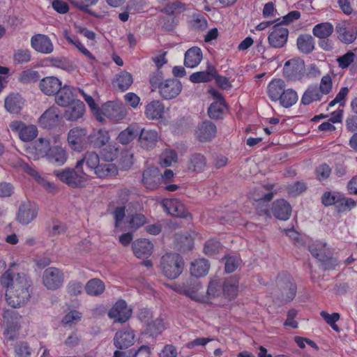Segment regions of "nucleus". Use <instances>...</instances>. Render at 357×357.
<instances>
[{"mask_svg":"<svg viewBox=\"0 0 357 357\" xmlns=\"http://www.w3.org/2000/svg\"><path fill=\"white\" fill-rule=\"evenodd\" d=\"M110 153L105 155L108 160H100L99 155L93 151H88L82 160L76 163L77 169H82L84 164L99 178H111L118 173L116 166L109 160H114L118 155V148L109 146Z\"/></svg>","mask_w":357,"mask_h":357,"instance_id":"obj_1","label":"nucleus"},{"mask_svg":"<svg viewBox=\"0 0 357 357\" xmlns=\"http://www.w3.org/2000/svg\"><path fill=\"white\" fill-rule=\"evenodd\" d=\"M30 287L31 282L24 274H17L10 287L6 290L8 304L13 307L24 305L30 298Z\"/></svg>","mask_w":357,"mask_h":357,"instance_id":"obj_2","label":"nucleus"},{"mask_svg":"<svg viewBox=\"0 0 357 357\" xmlns=\"http://www.w3.org/2000/svg\"><path fill=\"white\" fill-rule=\"evenodd\" d=\"M150 83L153 88H158L160 95L166 100L176 98L182 90V84L176 78L162 79L160 73H154L150 77Z\"/></svg>","mask_w":357,"mask_h":357,"instance_id":"obj_3","label":"nucleus"},{"mask_svg":"<svg viewBox=\"0 0 357 357\" xmlns=\"http://www.w3.org/2000/svg\"><path fill=\"white\" fill-rule=\"evenodd\" d=\"M184 261L177 253H166L161 257L160 268L162 274L167 278L174 280L183 272Z\"/></svg>","mask_w":357,"mask_h":357,"instance_id":"obj_4","label":"nucleus"},{"mask_svg":"<svg viewBox=\"0 0 357 357\" xmlns=\"http://www.w3.org/2000/svg\"><path fill=\"white\" fill-rule=\"evenodd\" d=\"M54 174L63 183L71 188H79L86 182V174L82 169L66 168L54 172Z\"/></svg>","mask_w":357,"mask_h":357,"instance_id":"obj_5","label":"nucleus"},{"mask_svg":"<svg viewBox=\"0 0 357 357\" xmlns=\"http://www.w3.org/2000/svg\"><path fill=\"white\" fill-rule=\"evenodd\" d=\"M127 112L125 107L121 102L109 101L104 104L96 113L97 119L102 121L103 117H107L112 121H119L126 116Z\"/></svg>","mask_w":357,"mask_h":357,"instance_id":"obj_6","label":"nucleus"},{"mask_svg":"<svg viewBox=\"0 0 357 357\" xmlns=\"http://www.w3.org/2000/svg\"><path fill=\"white\" fill-rule=\"evenodd\" d=\"M305 63L301 59L287 61L283 68L285 77L290 81L301 80L305 77Z\"/></svg>","mask_w":357,"mask_h":357,"instance_id":"obj_7","label":"nucleus"},{"mask_svg":"<svg viewBox=\"0 0 357 357\" xmlns=\"http://www.w3.org/2000/svg\"><path fill=\"white\" fill-rule=\"evenodd\" d=\"M67 141L71 149L82 151L88 142L86 130L81 127L70 129L68 133Z\"/></svg>","mask_w":357,"mask_h":357,"instance_id":"obj_8","label":"nucleus"},{"mask_svg":"<svg viewBox=\"0 0 357 357\" xmlns=\"http://www.w3.org/2000/svg\"><path fill=\"white\" fill-rule=\"evenodd\" d=\"M13 132L18 134V137L24 142H29L35 139L38 133V128L33 124H26L20 121H13L10 123Z\"/></svg>","mask_w":357,"mask_h":357,"instance_id":"obj_9","label":"nucleus"},{"mask_svg":"<svg viewBox=\"0 0 357 357\" xmlns=\"http://www.w3.org/2000/svg\"><path fill=\"white\" fill-rule=\"evenodd\" d=\"M308 247L312 256L322 263L324 270H331L335 268L337 264L336 260L326 255V243L316 241L310 244Z\"/></svg>","mask_w":357,"mask_h":357,"instance_id":"obj_10","label":"nucleus"},{"mask_svg":"<svg viewBox=\"0 0 357 357\" xmlns=\"http://www.w3.org/2000/svg\"><path fill=\"white\" fill-rule=\"evenodd\" d=\"M43 284L50 290H56L63 283V273L54 267L46 268L43 274Z\"/></svg>","mask_w":357,"mask_h":357,"instance_id":"obj_11","label":"nucleus"},{"mask_svg":"<svg viewBox=\"0 0 357 357\" xmlns=\"http://www.w3.org/2000/svg\"><path fill=\"white\" fill-rule=\"evenodd\" d=\"M131 314L132 310L123 300L118 301L108 312L109 318L118 323H125L130 319Z\"/></svg>","mask_w":357,"mask_h":357,"instance_id":"obj_12","label":"nucleus"},{"mask_svg":"<svg viewBox=\"0 0 357 357\" xmlns=\"http://www.w3.org/2000/svg\"><path fill=\"white\" fill-rule=\"evenodd\" d=\"M51 147L49 139L40 137L31 146L27 149L26 152L29 155V158L36 160L41 158L47 157Z\"/></svg>","mask_w":357,"mask_h":357,"instance_id":"obj_13","label":"nucleus"},{"mask_svg":"<svg viewBox=\"0 0 357 357\" xmlns=\"http://www.w3.org/2000/svg\"><path fill=\"white\" fill-rule=\"evenodd\" d=\"M37 215L36 205L30 202H26L19 207L17 220L22 225H28L36 218Z\"/></svg>","mask_w":357,"mask_h":357,"instance_id":"obj_14","label":"nucleus"},{"mask_svg":"<svg viewBox=\"0 0 357 357\" xmlns=\"http://www.w3.org/2000/svg\"><path fill=\"white\" fill-rule=\"evenodd\" d=\"M78 88L65 85L58 91L55 96L56 103L61 107H67L75 102L77 96Z\"/></svg>","mask_w":357,"mask_h":357,"instance_id":"obj_15","label":"nucleus"},{"mask_svg":"<svg viewBox=\"0 0 357 357\" xmlns=\"http://www.w3.org/2000/svg\"><path fill=\"white\" fill-rule=\"evenodd\" d=\"M31 47L36 52L49 54L54 50V45L50 38L44 34H36L31 38Z\"/></svg>","mask_w":357,"mask_h":357,"instance_id":"obj_16","label":"nucleus"},{"mask_svg":"<svg viewBox=\"0 0 357 357\" xmlns=\"http://www.w3.org/2000/svg\"><path fill=\"white\" fill-rule=\"evenodd\" d=\"M135 334L130 328L117 331L114 337V344L119 349H127L135 343Z\"/></svg>","mask_w":357,"mask_h":357,"instance_id":"obj_17","label":"nucleus"},{"mask_svg":"<svg viewBox=\"0 0 357 357\" xmlns=\"http://www.w3.org/2000/svg\"><path fill=\"white\" fill-rule=\"evenodd\" d=\"M289 31L278 24L273 26L268 37V43L274 48L282 47L287 43Z\"/></svg>","mask_w":357,"mask_h":357,"instance_id":"obj_18","label":"nucleus"},{"mask_svg":"<svg viewBox=\"0 0 357 357\" xmlns=\"http://www.w3.org/2000/svg\"><path fill=\"white\" fill-rule=\"evenodd\" d=\"M207 166V160L201 153H193L188 157L186 167L189 172L199 174L203 172Z\"/></svg>","mask_w":357,"mask_h":357,"instance_id":"obj_19","label":"nucleus"},{"mask_svg":"<svg viewBox=\"0 0 357 357\" xmlns=\"http://www.w3.org/2000/svg\"><path fill=\"white\" fill-rule=\"evenodd\" d=\"M162 205L168 213L183 218L190 217L185 205L178 199H170L163 201Z\"/></svg>","mask_w":357,"mask_h":357,"instance_id":"obj_20","label":"nucleus"},{"mask_svg":"<svg viewBox=\"0 0 357 357\" xmlns=\"http://www.w3.org/2000/svg\"><path fill=\"white\" fill-rule=\"evenodd\" d=\"M216 132L215 125L211 121H206L198 125L195 130V136L198 141L206 142L215 137Z\"/></svg>","mask_w":357,"mask_h":357,"instance_id":"obj_21","label":"nucleus"},{"mask_svg":"<svg viewBox=\"0 0 357 357\" xmlns=\"http://www.w3.org/2000/svg\"><path fill=\"white\" fill-rule=\"evenodd\" d=\"M202 288L201 282L197 280L192 279L190 283L183 284L182 287L178 290L180 294H183L192 300L197 301H203L204 299V296L199 292Z\"/></svg>","mask_w":357,"mask_h":357,"instance_id":"obj_22","label":"nucleus"},{"mask_svg":"<svg viewBox=\"0 0 357 357\" xmlns=\"http://www.w3.org/2000/svg\"><path fill=\"white\" fill-rule=\"evenodd\" d=\"M161 174L157 167H150L146 169L142 175V183L149 190H155L160 184Z\"/></svg>","mask_w":357,"mask_h":357,"instance_id":"obj_23","label":"nucleus"},{"mask_svg":"<svg viewBox=\"0 0 357 357\" xmlns=\"http://www.w3.org/2000/svg\"><path fill=\"white\" fill-rule=\"evenodd\" d=\"M337 38L346 44L353 43L357 36V29L351 26H347L345 22L338 23L335 26Z\"/></svg>","mask_w":357,"mask_h":357,"instance_id":"obj_24","label":"nucleus"},{"mask_svg":"<svg viewBox=\"0 0 357 357\" xmlns=\"http://www.w3.org/2000/svg\"><path fill=\"white\" fill-rule=\"evenodd\" d=\"M61 82L56 77L50 76L43 78L39 83L40 91L47 96L56 94L61 89Z\"/></svg>","mask_w":357,"mask_h":357,"instance_id":"obj_25","label":"nucleus"},{"mask_svg":"<svg viewBox=\"0 0 357 357\" xmlns=\"http://www.w3.org/2000/svg\"><path fill=\"white\" fill-rule=\"evenodd\" d=\"M59 121L58 109L51 107L47 109L39 118V124L44 128H51L56 126Z\"/></svg>","mask_w":357,"mask_h":357,"instance_id":"obj_26","label":"nucleus"},{"mask_svg":"<svg viewBox=\"0 0 357 357\" xmlns=\"http://www.w3.org/2000/svg\"><path fill=\"white\" fill-rule=\"evenodd\" d=\"M272 211L277 219L287 220L290 217L291 207L284 199H278L273 204Z\"/></svg>","mask_w":357,"mask_h":357,"instance_id":"obj_27","label":"nucleus"},{"mask_svg":"<svg viewBox=\"0 0 357 357\" xmlns=\"http://www.w3.org/2000/svg\"><path fill=\"white\" fill-rule=\"evenodd\" d=\"M153 248L152 243L145 238L137 240L132 243V250L137 258H147L151 255Z\"/></svg>","mask_w":357,"mask_h":357,"instance_id":"obj_28","label":"nucleus"},{"mask_svg":"<svg viewBox=\"0 0 357 357\" xmlns=\"http://www.w3.org/2000/svg\"><path fill=\"white\" fill-rule=\"evenodd\" d=\"M158 134L155 130L142 129L139 136V143L144 149L153 148L158 140Z\"/></svg>","mask_w":357,"mask_h":357,"instance_id":"obj_29","label":"nucleus"},{"mask_svg":"<svg viewBox=\"0 0 357 357\" xmlns=\"http://www.w3.org/2000/svg\"><path fill=\"white\" fill-rule=\"evenodd\" d=\"M24 99L18 93H11L5 99L4 107L10 114H19L24 106Z\"/></svg>","mask_w":357,"mask_h":357,"instance_id":"obj_30","label":"nucleus"},{"mask_svg":"<svg viewBox=\"0 0 357 357\" xmlns=\"http://www.w3.org/2000/svg\"><path fill=\"white\" fill-rule=\"evenodd\" d=\"M68 106L69 107L64 112V117L67 121H76L83 116L85 106L82 101L77 100Z\"/></svg>","mask_w":357,"mask_h":357,"instance_id":"obj_31","label":"nucleus"},{"mask_svg":"<svg viewBox=\"0 0 357 357\" xmlns=\"http://www.w3.org/2000/svg\"><path fill=\"white\" fill-rule=\"evenodd\" d=\"M285 83L281 79H275L269 82L267 87V93L272 101H278L285 90Z\"/></svg>","mask_w":357,"mask_h":357,"instance_id":"obj_32","label":"nucleus"},{"mask_svg":"<svg viewBox=\"0 0 357 357\" xmlns=\"http://www.w3.org/2000/svg\"><path fill=\"white\" fill-rule=\"evenodd\" d=\"M109 140L108 131L104 129L94 130L88 136V142L94 148H101L107 144Z\"/></svg>","mask_w":357,"mask_h":357,"instance_id":"obj_33","label":"nucleus"},{"mask_svg":"<svg viewBox=\"0 0 357 357\" xmlns=\"http://www.w3.org/2000/svg\"><path fill=\"white\" fill-rule=\"evenodd\" d=\"M210 268L208 261L204 259H198L190 264V272L192 276L198 278L207 275Z\"/></svg>","mask_w":357,"mask_h":357,"instance_id":"obj_34","label":"nucleus"},{"mask_svg":"<svg viewBox=\"0 0 357 357\" xmlns=\"http://www.w3.org/2000/svg\"><path fill=\"white\" fill-rule=\"evenodd\" d=\"M202 59V52L200 48L193 47L185 54L184 64L187 68H193L197 66Z\"/></svg>","mask_w":357,"mask_h":357,"instance_id":"obj_35","label":"nucleus"},{"mask_svg":"<svg viewBox=\"0 0 357 357\" xmlns=\"http://www.w3.org/2000/svg\"><path fill=\"white\" fill-rule=\"evenodd\" d=\"M47 158L57 165H63L68 159V153L65 149L56 145L51 147Z\"/></svg>","mask_w":357,"mask_h":357,"instance_id":"obj_36","label":"nucleus"},{"mask_svg":"<svg viewBox=\"0 0 357 357\" xmlns=\"http://www.w3.org/2000/svg\"><path fill=\"white\" fill-rule=\"evenodd\" d=\"M238 278L231 276L227 278L222 286V292L224 295L229 299L234 298L238 291Z\"/></svg>","mask_w":357,"mask_h":357,"instance_id":"obj_37","label":"nucleus"},{"mask_svg":"<svg viewBox=\"0 0 357 357\" xmlns=\"http://www.w3.org/2000/svg\"><path fill=\"white\" fill-rule=\"evenodd\" d=\"M132 82L133 79L132 75L128 72L121 71L116 75L113 81V85L121 91H125L129 89Z\"/></svg>","mask_w":357,"mask_h":357,"instance_id":"obj_38","label":"nucleus"},{"mask_svg":"<svg viewBox=\"0 0 357 357\" xmlns=\"http://www.w3.org/2000/svg\"><path fill=\"white\" fill-rule=\"evenodd\" d=\"M164 114V106L159 100L149 102L145 109V114L149 119H159Z\"/></svg>","mask_w":357,"mask_h":357,"instance_id":"obj_39","label":"nucleus"},{"mask_svg":"<svg viewBox=\"0 0 357 357\" xmlns=\"http://www.w3.org/2000/svg\"><path fill=\"white\" fill-rule=\"evenodd\" d=\"M322 97L317 86L311 85L307 87L303 94L301 102L303 105H309L314 101L321 100Z\"/></svg>","mask_w":357,"mask_h":357,"instance_id":"obj_40","label":"nucleus"},{"mask_svg":"<svg viewBox=\"0 0 357 357\" xmlns=\"http://www.w3.org/2000/svg\"><path fill=\"white\" fill-rule=\"evenodd\" d=\"M297 46L302 53L310 54L314 49V38L309 34L301 35L297 38Z\"/></svg>","mask_w":357,"mask_h":357,"instance_id":"obj_41","label":"nucleus"},{"mask_svg":"<svg viewBox=\"0 0 357 357\" xmlns=\"http://www.w3.org/2000/svg\"><path fill=\"white\" fill-rule=\"evenodd\" d=\"M150 354V347L142 345L137 350L130 349L126 351L116 350L114 351L113 357H144Z\"/></svg>","mask_w":357,"mask_h":357,"instance_id":"obj_42","label":"nucleus"},{"mask_svg":"<svg viewBox=\"0 0 357 357\" xmlns=\"http://www.w3.org/2000/svg\"><path fill=\"white\" fill-rule=\"evenodd\" d=\"M105 289L104 282L98 278H93L87 282L85 290L88 295L97 296L102 294Z\"/></svg>","mask_w":357,"mask_h":357,"instance_id":"obj_43","label":"nucleus"},{"mask_svg":"<svg viewBox=\"0 0 357 357\" xmlns=\"http://www.w3.org/2000/svg\"><path fill=\"white\" fill-rule=\"evenodd\" d=\"M298 99L296 91L292 89H287L284 91L278 100L283 107L289 108L296 103Z\"/></svg>","mask_w":357,"mask_h":357,"instance_id":"obj_44","label":"nucleus"},{"mask_svg":"<svg viewBox=\"0 0 357 357\" xmlns=\"http://www.w3.org/2000/svg\"><path fill=\"white\" fill-rule=\"evenodd\" d=\"M334 28L330 22H322L315 25L312 29L314 36L320 39H325L329 37L333 32Z\"/></svg>","mask_w":357,"mask_h":357,"instance_id":"obj_45","label":"nucleus"},{"mask_svg":"<svg viewBox=\"0 0 357 357\" xmlns=\"http://www.w3.org/2000/svg\"><path fill=\"white\" fill-rule=\"evenodd\" d=\"M98 1L99 0H80L72 1L71 3L79 10L86 13L95 17L102 19L104 17L103 15H98L89 8L90 6L96 5Z\"/></svg>","mask_w":357,"mask_h":357,"instance_id":"obj_46","label":"nucleus"},{"mask_svg":"<svg viewBox=\"0 0 357 357\" xmlns=\"http://www.w3.org/2000/svg\"><path fill=\"white\" fill-rule=\"evenodd\" d=\"M50 63L52 66L61 68L68 72H72L75 70V66L68 59L64 57H53L50 59Z\"/></svg>","mask_w":357,"mask_h":357,"instance_id":"obj_47","label":"nucleus"},{"mask_svg":"<svg viewBox=\"0 0 357 357\" xmlns=\"http://www.w3.org/2000/svg\"><path fill=\"white\" fill-rule=\"evenodd\" d=\"M40 79V75L38 71L31 69L23 70L18 77V81L24 84L35 83Z\"/></svg>","mask_w":357,"mask_h":357,"instance_id":"obj_48","label":"nucleus"},{"mask_svg":"<svg viewBox=\"0 0 357 357\" xmlns=\"http://www.w3.org/2000/svg\"><path fill=\"white\" fill-rule=\"evenodd\" d=\"M138 135V130L133 126H129L126 130L121 131L118 140L122 144H128L131 142Z\"/></svg>","mask_w":357,"mask_h":357,"instance_id":"obj_49","label":"nucleus"},{"mask_svg":"<svg viewBox=\"0 0 357 357\" xmlns=\"http://www.w3.org/2000/svg\"><path fill=\"white\" fill-rule=\"evenodd\" d=\"M226 107L225 102L215 101L208 109V115L213 119H220Z\"/></svg>","mask_w":357,"mask_h":357,"instance_id":"obj_50","label":"nucleus"},{"mask_svg":"<svg viewBox=\"0 0 357 357\" xmlns=\"http://www.w3.org/2000/svg\"><path fill=\"white\" fill-rule=\"evenodd\" d=\"M146 326V331L151 336L155 337L160 334L164 330L162 320L160 318L152 319Z\"/></svg>","mask_w":357,"mask_h":357,"instance_id":"obj_51","label":"nucleus"},{"mask_svg":"<svg viewBox=\"0 0 357 357\" xmlns=\"http://www.w3.org/2000/svg\"><path fill=\"white\" fill-rule=\"evenodd\" d=\"M31 54L28 49L17 50L13 54V61L16 64L26 63L31 61Z\"/></svg>","mask_w":357,"mask_h":357,"instance_id":"obj_52","label":"nucleus"},{"mask_svg":"<svg viewBox=\"0 0 357 357\" xmlns=\"http://www.w3.org/2000/svg\"><path fill=\"white\" fill-rule=\"evenodd\" d=\"M178 160V155L175 151L174 150H166L162 154L160 163L162 167H169L172 165V163L176 162Z\"/></svg>","mask_w":357,"mask_h":357,"instance_id":"obj_53","label":"nucleus"},{"mask_svg":"<svg viewBox=\"0 0 357 357\" xmlns=\"http://www.w3.org/2000/svg\"><path fill=\"white\" fill-rule=\"evenodd\" d=\"M332 87L333 82L331 77L329 75L323 76L320 82L319 88H318L321 96L328 94L331 91Z\"/></svg>","mask_w":357,"mask_h":357,"instance_id":"obj_54","label":"nucleus"},{"mask_svg":"<svg viewBox=\"0 0 357 357\" xmlns=\"http://www.w3.org/2000/svg\"><path fill=\"white\" fill-rule=\"evenodd\" d=\"M331 174V167L326 164H322L318 166L315 170L317 178L322 182L328 178Z\"/></svg>","mask_w":357,"mask_h":357,"instance_id":"obj_55","label":"nucleus"},{"mask_svg":"<svg viewBox=\"0 0 357 357\" xmlns=\"http://www.w3.org/2000/svg\"><path fill=\"white\" fill-rule=\"evenodd\" d=\"M221 290H222V288L221 289L219 280L213 279L209 282L207 294L209 298H215L220 294Z\"/></svg>","mask_w":357,"mask_h":357,"instance_id":"obj_56","label":"nucleus"},{"mask_svg":"<svg viewBox=\"0 0 357 357\" xmlns=\"http://www.w3.org/2000/svg\"><path fill=\"white\" fill-rule=\"evenodd\" d=\"M356 55L352 52H348L342 56L337 59V62L339 67L342 68H347L349 65L354 62Z\"/></svg>","mask_w":357,"mask_h":357,"instance_id":"obj_57","label":"nucleus"},{"mask_svg":"<svg viewBox=\"0 0 357 357\" xmlns=\"http://www.w3.org/2000/svg\"><path fill=\"white\" fill-rule=\"evenodd\" d=\"M220 248V243L217 240L211 239L206 242L204 250L206 255L211 256L218 252Z\"/></svg>","mask_w":357,"mask_h":357,"instance_id":"obj_58","label":"nucleus"},{"mask_svg":"<svg viewBox=\"0 0 357 357\" xmlns=\"http://www.w3.org/2000/svg\"><path fill=\"white\" fill-rule=\"evenodd\" d=\"M306 189L305 184L303 182H295L287 187V192L292 195L296 196L304 192Z\"/></svg>","mask_w":357,"mask_h":357,"instance_id":"obj_59","label":"nucleus"},{"mask_svg":"<svg viewBox=\"0 0 357 357\" xmlns=\"http://www.w3.org/2000/svg\"><path fill=\"white\" fill-rule=\"evenodd\" d=\"M241 260L238 257H229L225 262V271L227 273H233L241 264Z\"/></svg>","mask_w":357,"mask_h":357,"instance_id":"obj_60","label":"nucleus"},{"mask_svg":"<svg viewBox=\"0 0 357 357\" xmlns=\"http://www.w3.org/2000/svg\"><path fill=\"white\" fill-rule=\"evenodd\" d=\"M82 314L76 310H73L66 314L62 319V323L65 325L77 323L81 319Z\"/></svg>","mask_w":357,"mask_h":357,"instance_id":"obj_61","label":"nucleus"},{"mask_svg":"<svg viewBox=\"0 0 357 357\" xmlns=\"http://www.w3.org/2000/svg\"><path fill=\"white\" fill-rule=\"evenodd\" d=\"M15 354L17 357H29L31 351L26 342H20L15 348Z\"/></svg>","mask_w":357,"mask_h":357,"instance_id":"obj_62","label":"nucleus"},{"mask_svg":"<svg viewBox=\"0 0 357 357\" xmlns=\"http://www.w3.org/2000/svg\"><path fill=\"white\" fill-rule=\"evenodd\" d=\"M183 8L184 5L178 1H176L172 3H167L166 6L161 10V11L166 13L167 15L173 16L176 10H182Z\"/></svg>","mask_w":357,"mask_h":357,"instance_id":"obj_63","label":"nucleus"},{"mask_svg":"<svg viewBox=\"0 0 357 357\" xmlns=\"http://www.w3.org/2000/svg\"><path fill=\"white\" fill-rule=\"evenodd\" d=\"M339 194L338 192H326L321 197L322 204L326 206L335 205Z\"/></svg>","mask_w":357,"mask_h":357,"instance_id":"obj_64","label":"nucleus"}]
</instances>
